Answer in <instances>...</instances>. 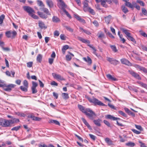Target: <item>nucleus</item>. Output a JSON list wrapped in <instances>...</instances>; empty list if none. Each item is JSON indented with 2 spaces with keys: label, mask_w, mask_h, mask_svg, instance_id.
<instances>
[{
  "label": "nucleus",
  "mask_w": 147,
  "mask_h": 147,
  "mask_svg": "<svg viewBox=\"0 0 147 147\" xmlns=\"http://www.w3.org/2000/svg\"><path fill=\"white\" fill-rule=\"evenodd\" d=\"M31 90L32 94H35L37 92V90L36 88L31 87Z\"/></svg>",
  "instance_id": "56"
},
{
  "label": "nucleus",
  "mask_w": 147,
  "mask_h": 147,
  "mask_svg": "<svg viewBox=\"0 0 147 147\" xmlns=\"http://www.w3.org/2000/svg\"><path fill=\"white\" fill-rule=\"evenodd\" d=\"M107 77L108 78L111 80L116 81L117 79L113 77L110 74H108L107 75Z\"/></svg>",
  "instance_id": "30"
},
{
  "label": "nucleus",
  "mask_w": 147,
  "mask_h": 147,
  "mask_svg": "<svg viewBox=\"0 0 147 147\" xmlns=\"http://www.w3.org/2000/svg\"><path fill=\"white\" fill-rule=\"evenodd\" d=\"M86 98L90 102L93 103L94 105H98L103 106H107V105L102 103L101 101L93 96L92 98H90L89 96H87Z\"/></svg>",
  "instance_id": "1"
},
{
  "label": "nucleus",
  "mask_w": 147,
  "mask_h": 147,
  "mask_svg": "<svg viewBox=\"0 0 147 147\" xmlns=\"http://www.w3.org/2000/svg\"><path fill=\"white\" fill-rule=\"evenodd\" d=\"M65 28L69 31L71 32H73V29L71 28L70 26H65Z\"/></svg>",
  "instance_id": "47"
},
{
  "label": "nucleus",
  "mask_w": 147,
  "mask_h": 147,
  "mask_svg": "<svg viewBox=\"0 0 147 147\" xmlns=\"http://www.w3.org/2000/svg\"><path fill=\"white\" fill-rule=\"evenodd\" d=\"M105 142L108 145H111L113 144V142L109 138H107L105 139Z\"/></svg>",
  "instance_id": "28"
},
{
  "label": "nucleus",
  "mask_w": 147,
  "mask_h": 147,
  "mask_svg": "<svg viewBox=\"0 0 147 147\" xmlns=\"http://www.w3.org/2000/svg\"><path fill=\"white\" fill-rule=\"evenodd\" d=\"M86 111L85 112V114L87 116H88L90 119H93V116H95L96 114L92 110L89 108L86 109Z\"/></svg>",
  "instance_id": "4"
},
{
  "label": "nucleus",
  "mask_w": 147,
  "mask_h": 147,
  "mask_svg": "<svg viewBox=\"0 0 147 147\" xmlns=\"http://www.w3.org/2000/svg\"><path fill=\"white\" fill-rule=\"evenodd\" d=\"M118 113L120 115H122L125 117H127V115L124 113L123 111H118Z\"/></svg>",
  "instance_id": "44"
},
{
  "label": "nucleus",
  "mask_w": 147,
  "mask_h": 147,
  "mask_svg": "<svg viewBox=\"0 0 147 147\" xmlns=\"http://www.w3.org/2000/svg\"><path fill=\"white\" fill-rule=\"evenodd\" d=\"M84 60L89 65H90L92 63V60L88 56L87 58L84 57L83 58Z\"/></svg>",
  "instance_id": "24"
},
{
  "label": "nucleus",
  "mask_w": 147,
  "mask_h": 147,
  "mask_svg": "<svg viewBox=\"0 0 147 147\" xmlns=\"http://www.w3.org/2000/svg\"><path fill=\"white\" fill-rule=\"evenodd\" d=\"M32 87L36 88L38 84L34 82L33 81L32 82Z\"/></svg>",
  "instance_id": "51"
},
{
  "label": "nucleus",
  "mask_w": 147,
  "mask_h": 147,
  "mask_svg": "<svg viewBox=\"0 0 147 147\" xmlns=\"http://www.w3.org/2000/svg\"><path fill=\"white\" fill-rule=\"evenodd\" d=\"M121 9L122 11L125 13H126L129 11L128 9L124 5H122L121 6Z\"/></svg>",
  "instance_id": "29"
},
{
  "label": "nucleus",
  "mask_w": 147,
  "mask_h": 147,
  "mask_svg": "<svg viewBox=\"0 0 147 147\" xmlns=\"http://www.w3.org/2000/svg\"><path fill=\"white\" fill-rule=\"evenodd\" d=\"M69 48L68 45H66L64 46L62 49V51L63 54L65 53V50Z\"/></svg>",
  "instance_id": "35"
},
{
  "label": "nucleus",
  "mask_w": 147,
  "mask_h": 147,
  "mask_svg": "<svg viewBox=\"0 0 147 147\" xmlns=\"http://www.w3.org/2000/svg\"><path fill=\"white\" fill-rule=\"evenodd\" d=\"M11 34H12V35L11 36L12 37V38H14L15 36L16 35L17 33L16 31H14L11 32Z\"/></svg>",
  "instance_id": "63"
},
{
  "label": "nucleus",
  "mask_w": 147,
  "mask_h": 147,
  "mask_svg": "<svg viewBox=\"0 0 147 147\" xmlns=\"http://www.w3.org/2000/svg\"><path fill=\"white\" fill-rule=\"evenodd\" d=\"M40 10L42 11L44 13H46L47 15H48L50 16L51 15L48 9L46 8L43 7L42 8H40Z\"/></svg>",
  "instance_id": "20"
},
{
  "label": "nucleus",
  "mask_w": 147,
  "mask_h": 147,
  "mask_svg": "<svg viewBox=\"0 0 147 147\" xmlns=\"http://www.w3.org/2000/svg\"><path fill=\"white\" fill-rule=\"evenodd\" d=\"M107 60L110 63L115 65H116L119 63V61L113 58H111L109 57H107Z\"/></svg>",
  "instance_id": "6"
},
{
  "label": "nucleus",
  "mask_w": 147,
  "mask_h": 147,
  "mask_svg": "<svg viewBox=\"0 0 147 147\" xmlns=\"http://www.w3.org/2000/svg\"><path fill=\"white\" fill-rule=\"evenodd\" d=\"M66 60L67 61H70L71 59V58L70 56L69 55H67L66 56Z\"/></svg>",
  "instance_id": "64"
},
{
  "label": "nucleus",
  "mask_w": 147,
  "mask_h": 147,
  "mask_svg": "<svg viewBox=\"0 0 147 147\" xmlns=\"http://www.w3.org/2000/svg\"><path fill=\"white\" fill-rule=\"evenodd\" d=\"M16 114L18 116L20 117H24L25 116V115L24 114L22 113H20V112L16 113Z\"/></svg>",
  "instance_id": "54"
},
{
  "label": "nucleus",
  "mask_w": 147,
  "mask_h": 147,
  "mask_svg": "<svg viewBox=\"0 0 147 147\" xmlns=\"http://www.w3.org/2000/svg\"><path fill=\"white\" fill-rule=\"evenodd\" d=\"M38 25L39 27L41 29L44 28H46L47 27H45V24L42 22H39Z\"/></svg>",
  "instance_id": "37"
},
{
  "label": "nucleus",
  "mask_w": 147,
  "mask_h": 147,
  "mask_svg": "<svg viewBox=\"0 0 147 147\" xmlns=\"http://www.w3.org/2000/svg\"><path fill=\"white\" fill-rule=\"evenodd\" d=\"M121 30L126 35L127 38L128 40H130L135 43H136V42L135 39L131 36V34L128 32L127 30L123 28L121 29Z\"/></svg>",
  "instance_id": "3"
},
{
  "label": "nucleus",
  "mask_w": 147,
  "mask_h": 147,
  "mask_svg": "<svg viewBox=\"0 0 147 147\" xmlns=\"http://www.w3.org/2000/svg\"><path fill=\"white\" fill-rule=\"evenodd\" d=\"M24 10L28 13L29 15H30L32 13H35L34 10L30 7L28 6H24L23 7Z\"/></svg>",
  "instance_id": "7"
},
{
  "label": "nucleus",
  "mask_w": 147,
  "mask_h": 147,
  "mask_svg": "<svg viewBox=\"0 0 147 147\" xmlns=\"http://www.w3.org/2000/svg\"><path fill=\"white\" fill-rule=\"evenodd\" d=\"M46 2L50 8L53 7L54 6V4L51 0H46Z\"/></svg>",
  "instance_id": "16"
},
{
  "label": "nucleus",
  "mask_w": 147,
  "mask_h": 147,
  "mask_svg": "<svg viewBox=\"0 0 147 147\" xmlns=\"http://www.w3.org/2000/svg\"><path fill=\"white\" fill-rule=\"evenodd\" d=\"M106 1L105 0H103L101 2V5L104 7H107V5L106 3Z\"/></svg>",
  "instance_id": "43"
},
{
  "label": "nucleus",
  "mask_w": 147,
  "mask_h": 147,
  "mask_svg": "<svg viewBox=\"0 0 147 147\" xmlns=\"http://www.w3.org/2000/svg\"><path fill=\"white\" fill-rule=\"evenodd\" d=\"M52 75L54 78L56 79H59L61 80H65L63 77L59 74H57L55 73H53L52 74Z\"/></svg>",
  "instance_id": "12"
},
{
  "label": "nucleus",
  "mask_w": 147,
  "mask_h": 147,
  "mask_svg": "<svg viewBox=\"0 0 147 147\" xmlns=\"http://www.w3.org/2000/svg\"><path fill=\"white\" fill-rule=\"evenodd\" d=\"M142 13L145 16H147V11L144 8L142 9Z\"/></svg>",
  "instance_id": "49"
},
{
  "label": "nucleus",
  "mask_w": 147,
  "mask_h": 147,
  "mask_svg": "<svg viewBox=\"0 0 147 147\" xmlns=\"http://www.w3.org/2000/svg\"><path fill=\"white\" fill-rule=\"evenodd\" d=\"M33 62L31 61L27 63V67H31L33 64Z\"/></svg>",
  "instance_id": "55"
},
{
  "label": "nucleus",
  "mask_w": 147,
  "mask_h": 147,
  "mask_svg": "<svg viewBox=\"0 0 147 147\" xmlns=\"http://www.w3.org/2000/svg\"><path fill=\"white\" fill-rule=\"evenodd\" d=\"M131 131L137 134H139L141 133L140 131H138L137 130L135 129H131Z\"/></svg>",
  "instance_id": "57"
},
{
  "label": "nucleus",
  "mask_w": 147,
  "mask_h": 147,
  "mask_svg": "<svg viewBox=\"0 0 147 147\" xmlns=\"http://www.w3.org/2000/svg\"><path fill=\"white\" fill-rule=\"evenodd\" d=\"M49 123H54L55 124L60 126V125L59 122L57 121L54 120H50Z\"/></svg>",
  "instance_id": "33"
},
{
  "label": "nucleus",
  "mask_w": 147,
  "mask_h": 147,
  "mask_svg": "<svg viewBox=\"0 0 147 147\" xmlns=\"http://www.w3.org/2000/svg\"><path fill=\"white\" fill-rule=\"evenodd\" d=\"M125 111L129 115H131L133 117L135 116V114L131 111L129 110L128 108H125L124 109Z\"/></svg>",
  "instance_id": "21"
},
{
  "label": "nucleus",
  "mask_w": 147,
  "mask_h": 147,
  "mask_svg": "<svg viewBox=\"0 0 147 147\" xmlns=\"http://www.w3.org/2000/svg\"><path fill=\"white\" fill-rule=\"evenodd\" d=\"M77 38L78 40L82 41L83 43H88V44H89L90 43V42L89 40L83 38L81 37L78 36Z\"/></svg>",
  "instance_id": "14"
},
{
  "label": "nucleus",
  "mask_w": 147,
  "mask_h": 147,
  "mask_svg": "<svg viewBox=\"0 0 147 147\" xmlns=\"http://www.w3.org/2000/svg\"><path fill=\"white\" fill-rule=\"evenodd\" d=\"M28 117L32 119L34 121H39L40 120V118L35 117L34 115H29Z\"/></svg>",
  "instance_id": "26"
},
{
  "label": "nucleus",
  "mask_w": 147,
  "mask_h": 147,
  "mask_svg": "<svg viewBox=\"0 0 147 147\" xmlns=\"http://www.w3.org/2000/svg\"><path fill=\"white\" fill-rule=\"evenodd\" d=\"M107 118L113 120H115L117 119L120 120V119L119 118L115 117L111 115H108L107 116Z\"/></svg>",
  "instance_id": "23"
},
{
  "label": "nucleus",
  "mask_w": 147,
  "mask_h": 147,
  "mask_svg": "<svg viewBox=\"0 0 147 147\" xmlns=\"http://www.w3.org/2000/svg\"><path fill=\"white\" fill-rule=\"evenodd\" d=\"M135 126L140 131H142L143 130V129L142 127L140 125H135Z\"/></svg>",
  "instance_id": "50"
},
{
  "label": "nucleus",
  "mask_w": 147,
  "mask_h": 147,
  "mask_svg": "<svg viewBox=\"0 0 147 147\" xmlns=\"http://www.w3.org/2000/svg\"><path fill=\"white\" fill-rule=\"evenodd\" d=\"M37 13L39 16L42 19H46L48 18L47 15L44 14L42 12L38 11L37 12Z\"/></svg>",
  "instance_id": "13"
},
{
  "label": "nucleus",
  "mask_w": 147,
  "mask_h": 147,
  "mask_svg": "<svg viewBox=\"0 0 147 147\" xmlns=\"http://www.w3.org/2000/svg\"><path fill=\"white\" fill-rule=\"evenodd\" d=\"M137 2L139 3L140 5L142 6H144V3L143 1L141 0H138L137 1Z\"/></svg>",
  "instance_id": "52"
},
{
  "label": "nucleus",
  "mask_w": 147,
  "mask_h": 147,
  "mask_svg": "<svg viewBox=\"0 0 147 147\" xmlns=\"http://www.w3.org/2000/svg\"><path fill=\"white\" fill-rule=\"evenodd\" d=\"M88 45L90 48H92L93 50V53L95 55H97V53H96V49L92 45H90V44H89Z\"/></svg>",
  "instance_id": "32"
},
{
  "label": "nucleus",
  "mask_w": 147,
  "mask_h": 147,
  "mask_svg": "<svg viewBox=\"0 0 147 147\" xmlns=\"http://www.w3.org/2000/svg\"><path fill=\"white\" fill-rule=\"evenodd\" d=\"M30 16L36 19H38V17L37 16L34 14L33 13H32Z\"/></svg>",
  "instance_id": "61"
},
{
  "label": "nucleus",
  "mask_w": 147,
  "mask_h": 147,
  "mask_svg": "<svg viewBox=\"0 0 147 147\" xmlns=\"http://www.w3.org/2000/svg\"><path fill=\"white\" fill-rule=\"evenodd\" d=\"M7 117L9 118L12 119H11L9 120H11L13 122L12 123H11V125H12V124H13L15 123H18L19 122V119H18L14 118L12 116L10 115H7Z\"/></svg>",
  "instance_id": "10"
},
{
  "label": "nucleus",
  "mask_w": 147,
  "mask_h": 147,
  "mask_svg": "<svg viewBox=\"0 0 147 147\" xmlns=\"http://www.w3.org/2000/svg\"><path fill=\"white\" fill-rule=\"evenodd\" d=\"M137 83L143 88L147 89V85L141 81H138Z\"/></svg>",
  "instance_id": "31"
},
{
  "label": "nucleus",
  "mask_w": 147,
  "mask_h": 147,
  "mask_svg": "<svg viewBox=\"0 0 147 147\" xmlns=\"http://www.w3.org/2000/svg\"><path fill=\"white\" fill-rule=\"evenodd\" d=\"M21 126H17L11 129L12 131H18L20 128Z\"/></svg>",
  "instance_id": "46"
},
{
  "label": "nucleus",
  "mask_w": 147,
  "mask_h": 147,
  "mask_svg": "<svg viewBox=\"0 0 147 147\" xmlns=\"http://www.w3.org/2000/svg\"><path fill=\"white\" fill-rule=\"evenodd\" d=\"M20 89L23 91L27 92L28 91L27 88L26 87H24L23 86H20Z\"/></svg>",
  "instance_id": "48"
},
{
  "label": "nucleus",
  "mask_w": 147,
  "mask_h": 147,
  "mask_svg": "<svg viewBox=\"0 0 147 147\" xmlns=\"http://www.w3.org/2000/svg\"><path fill=\"white\" fill-rule=\"evenodd\" d=\"M110 47L112 50L114 52H116L117 51V49L116 47L115 46V45H110Z\"/></svg>",
  "instance_id": "42"
},
{
  "label": "nucleus",
  "mask_w": 147,
  "mask_h": 147,
  "mask_svg": "<svg viewBox=\"0 0 147 147\" xmlns=\"http://www.w3.org/2000/svg\"><path fill=\"white\" fill-rule=\"evenodd\" d=\"M52 21L54 23H58L60 22L61 20L59 18L56 16H53L52 18Z\"/></svg>",
  "instance_id": "19"
},
{
  "label": "nucleus",
  "mask_w": 147,
  "mask_h": 147,
  "mask_svg": "<svg viewBox=\"0 0 147 147\" xmlns=\"http://www.w3.org/2000/svg\"><path fill=\"white\" fill-rule=\"evenodd\" d=\"M88 11L92 15H94L95 14V13L94 10L92 9L90 7L89 8Z\"/></svg>",
  "instance_id": "59"
},
{
  "label": "nucleus",
  "mask_w": 147,
  "mask_h": 147,
  "mask_svg": "<svg viewBox=\"0 0 147 147\" xmlns=\"http://www.w3.org/2000/svg\"><path fill=\"white\" fill-rule=\"evenodd\" d=\"M11 32L10 31H7L5 32V35L8 38H10L11 37Z\"/></svg>",
  "instance_id": "40"
},
{
  "label": "nucleus",
  "mask_w": 147,
  "mask_h": 147,
  "mask_svg": "<svg viewBox=\"0 0 147 147\" xmlns=\"http://www.w3.org/2000/svg\"><path fill=\"white\" fill-rule=\"evenodd\" d=\"M42 56L40 54H38L36 58V61L37 62L41 63L42 59Z\"/></svg>",
  "instance_id": "27"
},
{
  "label": "nucleus",
  "mask_w": 147,
  "mask_h": 147,
  "mask_svg": "<svg viewBox=\"0 0 147 147\" xmlns=\"http://www.w3.org/2000/svg\"><path fill=\"white\" fill-rule=\"evenodd\" d=\"M59 1L60 2V5L61 7V9L63 10L64 9H65V8H66V5L65 4L64 2L62 1V0H59Z\"/></svg>",
  "instance_id": "22"
},
{
  "label": "nucleus",
  "mask_w": 147,
  "mask_h": 147,
  "mask_svg": "<svg viewBox=\"0 0 147 147\" xmlns=\"http://www.w3.org/2000/svg\"><path fill=\"white\" fill-rule=\"evenodd\" d=\"M120 61L121 63L123 64H124L129 66H132V64L128 60L125 59H121Z\"/></svg>",
  "instance_id": "11"
},
{
  "label": "nucleus",
  "mask_w": 147,
  "mask_h": 147,
  "mask_svg": "<svg viewBox=\"0 0 147 147\" xmlns=\"http://www.w3.org/2000/svg\"><path fill=\"white\" fill-rule=\"evenodd\" d=\"M134 7H135L137 9L139 10L140 9V7L136 3H135L134 5Z\"/></svg>",
  "instance_id": "58"
},
{
  "label": "nucleus",
  "mask_w": 147,
  "mask_h": 147,
  "mask_svg": "<svg viewBox=\"0 0 147 147\" xmlns=\"http://www.w3.org/2000/svg\"><path fill=\"white\" fill-rule=\"evenodd\" d=\"M5 18V16L4 14H2L0 16V25H1L3 24Z\"/></svg>",
  "instance_id": "38"
},
{
  "label": "nucleus",
  "mask_w": 147,
  "mask_h": 147,
  "mask_svg": "<svg viewBox=\"0 0 147 147\" xmlns=\"http://www.w3.org/2000/svg\"><path fill=\"white\" fill-rule=\"evenodd\" d=\"M63 11L65 13L67 16L69 18H71V17L68 12L65 10L64 9Z\"/></svg>",
  "instance_id": "53"
},
{
  "label": "nucleus",
  "mask_w": 147,
  "mask_h": 147,
  "mask_svg": "<svg viewBox=\"0 0 147 147\" xmlns=\"http://www.w3.org/2000/svg\"><path fill=\"white\" fill-rule=\"evenodd\" d=\"M134 67L136 68L138 70H139L141 71H142L144 73L147 74V69L142 66H140L138 65H135Z\"/></svg>",
  "instance_id": "9"
},
{
  "label": "nucleus",
  "mask_w": 147,
  "mask_h": 147,
  "mask_svg": "<svg viewBox=\"0 0 147 147\" xmlns=\"http://www.w3.org/2000/svg\"><path fill=\"white\" fill-rule=\"evenodd\" d=\"M128 72L131 75L136 78L139 80H141V77L137 73L135 72L132 70H129Z\"/></svg>",
  "instance_id": "8"
},
{
  "label": "nucleus",
  "mask_w": 147,
  "mask_h": 147,
  "mask_svg": "<svg viewBox=\"0 0 147 147\" xmlns=\"http://www.w3.org/2000/svg\"><path fill=\"white\" fill-rule=\"evenodd\" d=\"M101 120L98 119L96 120H94L93 121V122L96 126H101L100 121Z\"/></svg>",
  "instance_id": "25"
},
{
  "label": "nucleus",
  "mask_w": 147,
  "mask_h": 147,
  "mask_svg": "<svg viewBox=\"0 0 147 147\" xmlns=\"http://www.w3.org/2000/svg\"><path fill=\"white\" fill-rule=\"evenodd\" d=\"M81 119L84 123L86 126L87 127L90 129H92V128L91 127L86 121V119L83 118H82Z\"/></svg>",
  "instance_id": "17"
},
{
  "label": "nucleus",
  "mask_w": 147,
  "mask_h": 147,
  "mask_svg": "<svg viewBox=\"0 0 147 147\" xmlns=\"http://www.w3.org/2000/svg\"><path fill=\"white\" fill-rule=\"evenodd\" d=\"M11 120H8L3 118L0 119V125L3 127H11V123H12Z\"/></svg>",
  "instance_id": "2"
},
{
  "label": "nucleus",
  "mask_w": 147,
  "mask_h": 147,
  "mask_svg": "<svg viewBox=\"0 0 147 147\" xmlns=\"http://www.w3.org/2000/svg\"><path fill=\"white\" fill-rule=\"evenodd\" d=\"M37 1L38 5L39 6L41 7H44L45 6V5L41 1L38 0Z\"/></svg>",
  "instance_id": "41"
},
{
  "label": "nucleus",
  "mask_w": 147,
  "mask_h": 147,
  "mask_svg": "<svg viewBox=\"0 0 147 147\" xmlns=\"http://www.w3.org/2000/svg\"><path fill=\"white\" fill-rule=\"evenodd\" d=\"M125 5L126 6L131 8L133 9L134 8V5L129 2H125Z\"/></svg>",
  "instance_id": "39"
},
{
  "label": "nucleus",
  "mask_w": 147,
  "mask_h": 147,
  "mask_svg": "<svg viewBox=\"0 0 147 147\" xmlns=\"http://www.w3.org/2000/svg\"><path fill=\"white\" fill-rule=\"evenodd\" d=\"M125 145L126 146H128L133 147L135 145V144L131 142H129L128 143H126Z\"/></svg>",
  "instance_id": "36"
},
{
  "label": "nucleus",
  "mask_w": 147,
  "mask_h": 147,
  "mask_svg": "<svg viewBox=\"0 0 147 147\" xmlns=\"http://www.w3.org/2000/svg\"><path fill=\"white\" fill-rule=\"evenodd\" d=\"M112 16L110 15H109L107 17H105V22L107 24H109L111 20Z\"/></svg>",
  "instance_id": "15"
},
{
  "label": "nucleus",
  "mask_w": 147,
  "mask_h": 147,
  "mask_svg": "<svg viewBox=\"0 0 147 147\" xmlns=\"http://www.w3.org/2000/svg\"><path fill=\"white\" fill-rule=\"evenodd\" d=\"M104 123L105 124L107 125L109 127H110V124L109 122L108 121L105 120L104 121Z\"/></svg>",
  "instance_id": "62"
},
{
  "label": "nucleus",
  "mask_w": 147,
  "mask_h": 147,
  "mask_svg": "<svg viewBox=\"0 0 147 147\" xmlns=\"http://www.w3.org/2000/svg\"><path fill=\"white\" fill-rule=\"evenodd\" d=\"M78 107L80 110L82 112L85 114V112H86L87 111H86V109H85L84 107L82 105H78Z\"/></svg>",
  "instance_id": "18"
},
{
  "label": "nucleus",
  "mask_w": 147,
  "mask_h": 147,
  "mask_svg": "<svg viewBox=\"0 0 147 147\" xmlns=\"http://www.w3.org/2000/svg\"><path fill=\"white\" fill-rule=\"evenodd\" d=\"M62 96L63 98L65 100L68 99L69 98L68 94L63 93L62 94Z\"/></svg>",
  "instance_id": "34"
},
{
  "label": "nucleus",
  "mask_w": 147,
  "mask_h": 147,
  "mask_svg": "<svg viewBox=\"0 0 147 147\" xmlns=\"http://www.w3.org/2000/svg\"><path fill=\"white\" fill-rule=\"evenodd\" d=\"M140 34L142 36L144 37H146L147 36V34L145 32H143L142 30H141L139 31Z\"/></svg>",
  "instance_id": "45"
},
{
  "label": "nucleus",
  "mask_w": 147,
  "mask_h": 147,
  "mask_svg": "<svg viewBox=\"0 0 147 147\" xmlns=\"http://www.w3.org/2000/svg\"><path fill=\"white\" fill-rule=\"evenodd\" d=\"M23 85L26 87L27 88L28 87V83L27 80H24L23 82Z\"/></svg>",
  "instance_id": "60"
},
{
  "label": "nucleus",
  "mask_w": 147,
  "mask_h": 147,
  "mask_svg": "<svg viewBox=\"0 0 147 147\" xmlns=\"http://www.w3.org/2000/svg\"><path fill=\"white\" fill-rule=\"evenodd\" d=\"M4 86L3 87V89L5 91L10 92L12 88H14L16 85L13 84H10L8 85H6L5 84H3Z\"/></svg>",
  "instance_id": "5"
}]
</instances>
